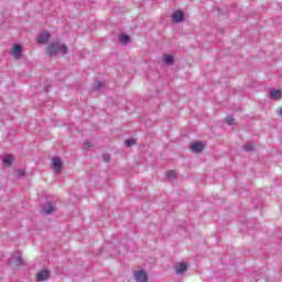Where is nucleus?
<instances>
[{
	"instance_id": "nucleus-1",
	"label": "nucleus",
	"mask_w": 282,
	"mask_h": 282,
	"mask_svg": "<svg viewBox=\"0 0 282 282\" xmlns=\"http://www.w3.org/2000/svg\"><path fill=\"white\" fill-rule=\"evenodd\" d=\"M47 52L50 56H56L57 54H62V56H65V54H67L68 52V48H67V45L56 41V42H52L48 45Z\"/></svg>"
},
{
	"instance_id": "nucleus-2",
	"label": "nucleus",
	"mask_w": 282,
	"mask_h": 282,
	"mask_svg": "<svg viewBox=\"0 0 282 282\" xmlns=\"http://www.w3.org/2000/svg\"><path fill=\"white\" fill-rule=\"evenodd\" d=\"M52 169L55 171V173H61L63 171V160L61 158H52Z\"/></svg>"
},
{
	"instance_id": "nucleus-3",
	"label": "nucleus",
	"mask_w": 282,
	"mask_h": 282,
	"mask_svg": "<svg viewBox=\"0 0 282 282\" xmlns=\"http://www.w3.org/2000/svg\"><path fill=\"white\" fill-rule=\"evenodd\" d=\"M134 281L137 282H147L149 281V276L144 270H139L134 272Z\"/></svg>"
},
{
	"instance_id": "nucleus-4",
	"label": "nucleus",
	"mask_w": 282,
	"mask_h": 282,
	"mask_svg": "<svg viewBox=\"0 0 282 282\" xmlns=\"http://www.w3.org/2000/svg\"><path fill=\"white\" fill-rule=\"evenodd\" d=\"M50 279V271L47 269H44L36 274V281L42 282V281H47Z\"/></svg>"
},
{
	"instance_id": "nucleus-5",
	"label": "nucleus",
	"mask_w": 282,
	"mask_h": 282,
	"mask_svg": "<svg viewBox=\"0 0 282 282\" xmlns=\"http://www.w3.org/2000/svg\"><path fill=\"white\" fill-rule=\"evenodd\" d=\"M191 151L193 153H202L204 151V144L202 142H195L189 145Z\"/></svg>"
},
{
	"instance_id": "nucleus-6",
	"label": "nucleus",
	"mask_w": 282,
	"mask_h": 282,
	"mask_svg": "<svg viewBox=\"0 0 282 282\" xmlns=\"http://www.w3.org/2000/svg\"><path fill=\"white\" fill-rule=\"evenodd\" d=\"M174 270L176 274H184V272L188 270V264H186V262H181L174 267Z\"/></svg>"
},
{
	"instance_id": "nucleus-7",
	"label": "nucleus",
	"mask_w": 282,
	"mask_h": 282,
	"mask_svg": "<svg viewBox=\"0 0 282 282\" xmlns=\"http://www.w3.org/2000/svg\"><path fill=\"white\" fill-rule=\"evenodd\" d=\"M50 36H51L50 32H47V31L42 32L37 37V43H40V44L48 43Z\"/></svg>"
},
{
	"instance_id": "nucleus-8",
	"label": "nucleus",
	"mask_w": 282,
	"mask_h": 282,
	"mask_svg": "<svg viewBox=\"0 0 282 282\" xmlns=\"http://www.w3.org/2000/svg\"><path fill=\"white\" fill-rule=\"evenodd\" d=\"M23 52V48L21 47V45L15 44L11 51V54L14 58L19 59L21 58V54Z\"/></svg>"
},
{
	"instance_id": "nucleus-9",
	"label": "nucleus",
	"mask_w": 282,
	"mask_h": 282,
	"mask_svg": "<svg viewBox=\"0 0 282 282\" xmlns=\"http://www.w3.org/2000/svg\"><path fill=\"white\" fill-rule=\"evenodd\" d=\"M172 21H174V23H182V21H184V12L175 11L172 14Z\"/></svg>"
},
{
	"instance_id": "nucleus-10",
	"label": "nucleus",
	"mask_w": 282,
	"mask_h": 282,
	"mask_svg": "<svg viewBox=\"0 0 282 282\" xmlns=\"http://www.w3.org/2000/svg\"><path fill=\"white\" fill-rule=\"evenodd\" d=\"M282 93L279 89H273L270 91V99L271 100H281Z\"/></svg>"
},
{
	"instance_id": "nucleus-11",
	"label": "nucleus",
	"mask_w": 282,
	"mask_h": 282,
	"mask_svg": "<svg viewBox=\"0 0 282 282\" xmlns=\"http://www.w3.org/2000/svg\"><path fill=\"white\" fill-rule=\"evenodd\" d=\"M43 213L45 215H52L54 213V205H52V203H47L44 207H43Z\"/></svg>"
},
{
	"instance_id": "nucleus-12",
	"label": "nucleus",
	"mask_w": 282,
	"mask_h": 282,
	"mask_svg": "<svg viewBox=\"0 0 282 282\" xmlns=\"http://www.w3.org/2000/svg\"><path fill=\"white\" fill-rule=\"evenodd\" d=\"M13 257L15 265H23V259L21 258V254L19 252H17Z\"/></svg>"
},
{
	"instance_id": "nucleus-13",
	"label": "nucleus",
	"mask_w": 282,
	"mask_h": 282,
	"mask_svg": "<svg viewBox=\"0 0 282 282\" xmlns=\"http://www.w3.org/2000/svg\"><path fill=\"white\" fill-rule=\"evenodd\" d=\"M163 62H164L166 65H173V63H174L173 55H164Z\"/></svg>"
},
{
	"instance_id": "nucleus-14",
	"label": "nucleus",
	"mask_w": 282,
	"mask_h": 282,
	"mask_svg": "<svg viewBox=\"0 0 282 282\" xmlns=\"http://www.w3.org/2000/svg\"><path fill=\"white\" fill-rule=\"evenodd\" d=\"M119 41H120V43H122L123 45H127V43H129V35H127V34H121V35H119Z\"/></svg>"
},
{
	"instance_id": "nucleus-15",
	"label": "nucleus",
	"mask_w": 282,
	"mask_h": 282,
	"mask_svg": "<svg viewBox=\"0 0 282 282\" xmlns=\"http://www.w3.org/2000/svg\"><path fill=\"white\" fill-rule=\"evenodd\" d=\"M12 160H13V156L11 154H8L7 156H4L3 163L10 166L12 164Z\"/></svg>"
},
{
	"instance_id": "nucleus-16",
	"label": "nucleus",
	"mask_w": 282,
	"mask_h": 282,
	"mask_svg": "<svg viewBox=\"0 0 282 282\" xmlns=\"http://www.w3.org/2000/svg\"><path fill=\"white\" fill-rule=\"evenodd\" d=\"M243 150L247 152L254 151V145L252 143H247L243 145Z\"/></svg>"
},
{
	"instance_id": "nucleus-17",
	"label": "nucleus",
	"mask_w": 282,
	"mask_h": 282,
	"mask_svg": "<svg viewBox=\"0 0 282 282\" xmlns=\"http://www.w3.org/2000/svg\"><path fill=\"white\" fill-rule=\"evenodd\" d=\"M126 147H133L135 144V139H128L124 141Z\"/></svg>"
},
{
	"instance_id": "nucleus-18",
	"label": "nucleus",
	"mask_w": 282,
	"mask_h": 282,
	"mask_svg": "<svg viewBox=\"0 0 282 282\" xmlns=\"http://www.w3.org/2000/svg\"><path fill=\"white\" fill-rule=\"evenodd\" d=\"M225 122H226V124H234V122H235V118H232V117H226V119H225Z\"/></svg>"
},
{
	"instance_id": "nucleus-19",
	"label": "nucleus",
	"mask_w": 282,
	"mask_h": 282,
	"mask_svg": "<svg viewBox=\"0 0 282 282\" xmlns=\"http://www.w3.org/2000/svg\"><path fill=\"white\" fill-rule=\"evenodd\" d=\"M166 177H167V180H173V177H175V171H169L167 173H166Z\"/></svg>"
},
{
	"instance_id": "nucleus-20",
	"label": "nucleus",
	"mask_w": 282,
	"mask_h": 282,
	"mask_svg": "<svg viewBox=\"0 0 282 282\" xmlns=\"http://www.w3.org/2000/svg\"><path fill=\"white\" fill-rule=\"evenodd\" d=\"M83 149H84L85 151H87V150L91 149V142L86 141V142L84 143Z\"/></svg>"
},
{
	"instance_id": "nucleus-21",
	"label": "nucleus",
	"mask_w": 282,
	"mask_h": 282,
	"mask_svg": "<svg viewBox=\"0 0 282 282\" xmlns=\"http://www.w3.org/2000/svg\"><path fill=\"white\" fill-rule=\"evenodd\" d=\"M100 87H102V83L97 82V83L95 84V86H94V90H95V91H98V90L100 89Z\"/></svg>"
},
{
	"instance_id": "nucleus-22",
	"label": "nucleus",
	"mask_w": 282,
	"mask_h": 282,
	"mask_svg": "<svg viewBox=\"0 0 282 282\" xmlns=\"http://www.w3.org/2000/svg\"><path fill=\"white\" fill-rule=\"evenodd\" d=\"M109 155H104V162H109Z\"/></svg>"
},
{
	"instance_id": "nucleus-23",
	"label": "nucleus",
	"mask_w": 282,
	"mask_h": 282,
	"mask_svg": "<svg viewBox=\"0 0 282 282\" xmlns=\"http://www.w3.org/2000/svg\"><path fill=\"white\" fill-rule=\"evenodd\" d=\"M18 175L23 176V175H25V172L19 171V172H18Z\"/></svg>"
}]
</instances>
